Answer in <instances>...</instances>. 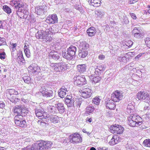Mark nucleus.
Wrapping results in <instances>:
<instances>
[{"label":"nucleus","mask_w":150,"mask_h":150,"mask_svg":"<svg viewBox=\"0 0 150 150\" xmlns=\"http://www.w3.org/2000/svg\"><path fill=\"white\" fill-rule=\"evenodd\" d=\"M89 47V45L85 41L80 42L79 46V50H87Z\"/></svg>","instance_id":"nucleus-25"},{"label":"nucleus","mask_w":150,"mask_h":150,"mask_svg":"<svg viewBox=\"0 0 150 150\" xmlns=\"http://www.w3.org/2000/svg\"><path fill=\"white\" fill-rule=\"evenodd\" d=\"M79 57L81 58L85 57L88 54L87 50H79Z\"/></svg>","instance_id":"nucleus-37"},{"label":"nucleus","mask_w":150,"mask_h":150,"mask_svg":"<svg viewBox=\"0 0 150 150\" xmlns=\"http://www.w3.org/2000/svg\"><path fill=\"white\" fill-rule=\"evenodd\" d=\"M90 78L93 83H96L99 82L102 79L100 76L96 73V72H95L94 74L90 76Z\"/></svg>","instance_id":"nucleus-20"},{"label":"nucleus","mask_w":150,"mask_h":150,"mask_svg":"<svg viewBox=\"0 0 150 150\" xmlns=\"http://www.w3.org/2000/svg\"><path fill=\"white\" fill-rule=\"evenodd\" d=\"M57 109L58 112L60 113H63L65 110L64 105L62 103H58L55 105Z\"/></svg>","instance_id":"nucleus-27"},{"label":"nucleus","mask_w":150,"mask_h":150,"mask_svg":"<svg viewBox=\"0 0 150 150\" xmlns=\"http://www.w3.org/2000/svg\"><path fill=\"white\" fill-rule=\"evenodd\" d=\"M65 102L68 107L73 106L74 105L75 102L74 98L70 96H67L65 98Z\"/></svg>","instance_id":"nucleus-21"},{"label":"nucleus","mask_w":150,"mask_h":150,"mask_svg":"<svg viewBox=\"0 0 150 150\" xmlns=\"http://www.w3.org/2000/svg\"><path fill=\"white\" fill-rule=\"evenodd\" d=\"M101 0H91L90 4L95 7H98L100 5Z\"/></svg>","instance_id":"nucleus-34"},{"label":"nucleus","mask_w":150,"mask_h":150,"mask_svg":"<svg viewBox=\"0 0 150 150\" xmlns=\"http://www.w3.org/2000/svg\"><path fill=\"white\" fill-rule=\"evenodd\" d=\"M92 118L91 117H88L86 119V122H87L90 123L92 121Z\"/></svg>","instance_id":"nucleus-54"},{"label":"nucleus","mask_w":150,"mask_h":150,"mask_svg":"<svg viewBox=\"0 0 150 150\" xmlns=\"http://www.w3.org/2000/svg\"><path fill=\"white\" fill-rule=\"evenodd\" d=\"M6 58V54L4 52V49L0 50V58L1 59H4Z\"/></svg>","instance_id":"nucleus-45"},{"label":"nucleus","mask_w":150,"mask_h":150,"mask_svg":"<svg viewBox=\"0 0 150 150\" xmlns=\"http://www.w3.org/2000/svg\"><path fill=\"white\" fill-rule=\"evenodd\" d=\"M40 91L43 97L47 98L50 97L52 96V91H50L48 92L44 86H42L40 90Z\"/></svg>","instance_id":"nucleus-17"},{"label":"nucleus","mask_w":150,"mask_h":150,"mask_svg":"<svg viewBox=\"0 0 150 150\" xmlns=\"http://www.w3.org/2000/svg\"><path fill=\"white\" fill-rule=\"evenodd\" d=\"M49 55L50 57H51L53 59L55 60L58 59L59 58V54L57 52L54 51L50 52Z\"/></svg>","instance_id":"nucleus-32"},{"label":"nucleus","mask_w":150,"mask_h":150,"mask_svg":"<svg viewBox=\"0 0 150 150\" xmlns=\"http://www.w3.org/2000/svg\"><path fill=\"white\" fill-rule=\"evenodd\" d=\"M27 111L28 110L25 107L21 106V115L23 117L25 116L26 114V113H27Z\"/></svg>","instance_id":"nucleus-41"},{"label":"nucleus","mask_w":150,"mask_h":150,"mask_svg":"<svg viewBox=\"0 0 150 150\" xmlns=\"http://www.w3.org/2000/svg\"><path fill=\"white\" fill-rule=\"evenodd\" d=\"M69 54L68 50L67 51H66L65 50H63L62 52V55L65 58L68 59H71V57Z\"/></svg>","instance_id":"nucleus-39"},{"label":"nucleus","mask_w":150,"mask_h":150,"mask_svg":"<svg viewBox=\"0 0 150 150\" xmlns=\"http://www.w3.org/2000/svg\"><path fill=\"white\" fill-rule=\"evenodd\" d=\"M17 45L16 43H12L11 45L12 49H15Z\"/></svg>","instance_id":"nucleus-61"},{"label":"nucleus","mask_w":150,"mask_h":150,"mask_svg":"<svg viewBox=\"0 0 150 150\" xmlns=\"http://www.w3.org/2000/svg\"><path fill=\"white\" fill-rule=\"evenodd\" d=\"M38 124H39L40 123V124H41L42 123L46 124V123H45L43 122H42V121L41 120H39L38 121Z\"/></svg>","instance_id":"nucleus-62"},{"label":"nucleus","mask_w":150,"mask_h":150,"mask_svg":"<svg viewBox=\"0 0 150 150\" xmlns=\"http://www.w3.org/2000/svg\"><path fill=\"white\" fill-rule=\"evenodd\" d=\"M140 29L139 28L135 27L132 31V35H133L134 37L137 39H140L142 38V36L143 35L140 33Z\"/></svg>","instance_id":"nucleus-19"},{"label":"nucleus","mask_w":150,"mask_h":150,"mask_svg":"<svg viewBox=\"0 0 150 150\" xmlns=\"http://www.w3.org/2000/svg\"><path fill=\"white\" fill-rule=\"evenodd\" d=\"M30 45V43L28 41H26L25 43L24 46H26V47H29Z\"/></svg>","instance_id":"nucleus-60"},{"label":"nucleus","mask_w":150,"mask_h":150,"mask_svg":"<svg viewBox=\"0 0 150 150\" xmlns=\"http://www.w3.org/2000/svg\"><path fill=\"white\" fill-rule=\"evenodd\" d=\"M42 150H47L50 149L52 147L53 143L50 141H44L41 140L40 141Z\"/></svg>","instance_id":"nucleus-14"},{"label":"nucleus","mask_w":150,"mask_h":150,"mask_svg":"<svg viewBox=\"0 0 150 150\" xmlns=\"http://www.w3.org/2000/svg\"><path fill=\"white\" fill-rule=\"evenodd\" d=\"M79 92L81 94V96L84 98H90L92 94L91 90L88 88L80 89Z\"/></svg>","instance_id":"nucleus-13"},{"label":"nucleus","mask_w":150,"mask_h":150,"mask_svg":"<svg viewBox=\"0 0 150 150\" xmlns=\"http://www.w3.org/2000/svg\"><path fill=\"white\" fill-rule=\"evenodd\" d=\"M45 22L49 25L58 23V18L56 14H50L46 18Z\"/></svg>","instance_id":"nucleus-12"},{"label":"nucleus","mask_w":150,"mask_h":150,"mask_svg":"<svg viewBox=\"0 0 150 150\" xmlns=\"http://www.w3.org/2000/svg\"><path fill=\"white\" fill-rule=\"evenodd\" d=\"M87 66L85 64H79L76 66V69L80 73H83L86 71Z\"/></svg>","instance_id":"nucleus-23"},{"label":"nucleus","mask_w":150,"mask_h":150,"mask_svg":"<svg viewBox=\"0 0 150 150\" xmlns=\"http://www.w3.org/2000/svg\"><path fill=\"white\" fill-rule=\"evenodd\" d=\"M145 42L147 47L150 48V36L146 38L145 39Z\"/></svg>","instance_id":"nucleus-47"},{"label":"nucleus","mask_w":150,"mask_h":150,"mask_svg":"<svg viewBox=\"0 0 150 150\" xmlns=\"http://www.w3.org/2000/svg\"><path fill=\"white\" fill-rule=\"evenodd\" d=\"M6 44V40L4 38H0V46Z\"/></svg>","instance_id":"nucleus-48"},{"label":"nucleus","mask_w":150,"mask_h":150,"mask_svg":"<svg viewBox=\"0 0 150 150\" xmlns=\"http://www.w3.org/2000/svg\"><path fill=\"white\" fill-rule=\"evenodd\" d=\"M5 106L4 103L0 101V109H3L4 108Z\"/></svg>","instance_id":"nucleus-58"},{"label":"nucleus","mask_w":150,"mask_h":150,"mask_svg":"<svg viewBox=\"0 0 150 150\" xmlns=\"http://www.w3.org/2000/svg\"><path fill=\"white\" fill-rule=\"evenodd\" d=\"M145 53H140L139 54H138L135 57V59H138L140 57H141L142 55L145 54Z\"/></svg>","instance_id":"nucleus-55"},{"label":"nucleus","mask_w":150,"mask_h":150,"mask_svg":"<svg viewBox=\"0 0 150 150\" xmlns=\"http://www.w3.org/2000/svg\"><path fill=\"white\" fill-rule=\"evenodd\" d=\"M0 24H1L0 25V28L1 29H4V27L2 25V22Z\"/></svg>","instance_id":"nucleus-63"},{"label":"nucleus","mask_w":150,"mask_h":150,"mask_svg":"<svg viewBox=\"0 0 150 150\" xmlns=\"http://www.w3.org/2000/svg\"><path fill=\"white\" fill-rule=\"evenodd\" d=\"M90 150H96V149L95 148L92 147L90 149Z\"/></svg>","instance_id":"nucleus-64"},{"label":"nucleus","mask_w":150,"mask_h":150,"mask_svg":"<svg viewBox=\"0 0 150 150\" xmlns=\"http://www.w3.org/2000/svg\"><path fill=\"white\" fill-rule=\"evenodd\" d=\"M124 129L121 125H114L111 126L110 127V132L113 134H122Z\"/></svg>","instance_id":"nucleus-9"},{"label":"nucleus","mask_w":150,"mask_h":150,"mask_svg":"<svg viewBox=\"0 0 150 150\" xmlns=\"http://www.w3.org/2000/svg\"><path fill=\"white\" fill-rule=\"evenodd\" d=\"M47 10L45 5L38 6L35 8V13L39 16H42L45 14Z\"/></svg>","instance_id":"nucleus-15"},{"label":"nucleus","mask_w":150,"mask_h":150,"mask_svg":"<svg viewBox=\"0 0 150 150\" xmlns=\"http://www.w3.org/2000/svg\"><path fill=\"white\" fill-rule=\"evenodd\" d=\"M137 98L139 100H144L146 103L150 105V96L149 93L144 91H139L137 94Z\"/></svg>","instance_id":"nucleus-3"},{"label":"nucleus","mask_w":150,"mask_h":150,"mask_svg":"<svg viewBox=\"0 0 150 150\" xmlns=\"http://www.w3.org/2000/svg\"><path fill=\"white\" fill-rule=\"evenodd\" d=\"M21 106L17 105L14 107L12 109V111L15 116L21 115Z\"/></svg>","instance_id":"nucleus-29"},{"label":"nucleus","mask_w":150,"mask_h":150,"mask_svg":"<svg viewBox=\"0 0 150 150\" xmlns=\"http://www.w3.org/2000/svg\"><path fill=\"white\" fill-rule=\"evenodd\" d=\"M133 45V42L131 40H128L126 43V45L128 47L132 46Z\"/></svg>","instance_id":"nucleus-50"},{"label":"nucleus","mask_w":150,"mask_h":150,"mask_svg":"<svg viewBox=\"0 0 150 150\" xmlns=\"http://www.w3.org/2000/svg\"><path fill=\"white\" fill-rule=\"evenodd\" d=\"M100 101V99L97 96L93 98L92 100L93 103L97 105H98L99 104Z\"/></svg>","instance_id":"nucleus-44"},{"label":"nucleus","mask_w":150,"mask_h":150,"mask_svg":"<svg viewBox=\"0 0 150 150\" xmlns=\"http://www.w3.org/2000/svg\"><path fill=\"white\" fill-rule=\"evenodd\" d=\"M10 4L16 8L18 9V11L26 7V4L23 0H13L11 1Z\"/></svg>","instance_id":"nucleus-11"},{"label":"nucleus","mask_w":150,"mask_h":150,"mask_svg":"<svg viewBox=\"0 0 150 150\" xmlns=\"http://www.w3.org/2000/svg\"><path fill=\"white\" fill-rule=\"evenodd\" d=\"M67 91V89L64 86H62L60 89V91L59 92L58 95L61 98L64 97L66 94Z\"/></svg>","instance_id":"nucleus-31"},{"label":"nucleus","mask_w":150,"mask_h":150,"mask_svg":"<svg viewBox=\"0 0 150 150\" xmlns=\"http://www.w3.org/2000/svg\"><path fill=\"white\" fill-rule=\"evenodd\" d=\"M35 112L36 116L39 119H45L48 117L45 112L40 111L38 109H36Z\"/></svg>","instance_id":"nucleus-22"},{"label":"nucleus","mask_w":150,"mask_h":150,"mask_svg":"<svg viewBox=\"0 0 150 150\" xmlns=\"http://www.w3.org/2000/svg\"><path fill=\"white\" fill-rule=\"evenodd\" d=\"M87 83L84 76H78L74 78V83L75 85L79 86L84 85Z\"/></svg>","instance_id":"nucleus-10"},{"label":"nucleus","mask_w":150,"mask_h":150,"mask_svg":"<svg viewBox=\"0 0 150 150\" xmlns=\"http://www.w3.org/2000/svg\"><path fill=\"white\" fill-rule=\"evenodd\" d=\"M28 11L26 9L25 7L21 9L17 13L18 16L21 18H26L28 15Z\"/></svg>","instance_id":"nucleus-18"},{"label":"nucleus","mask_w":150,"mask_h":150,"mask_svg":"<svg viewBox=\"0 0 150 150\" xmlns=\"http://www.w3.org/2000/svg\"><path fill=\"white\" fill-rule=\"evenodd\" d=\"M40 142L38 143L33 144L31 146L30 149L31 150H42Z\"/></svg>","instance_id":"nucleus-33"},{"label":"nucleus","mask_w":150,"mask_h":150,"mask_svg":"<svg viewBox=\"0 0 150 150\" xmlns=\"http://www.w3.org/2000/svg\"><path fill=\"white\" fill-rule=\"evenodd\" d=\"M132 111L133 110L132 109V108H130V106H128L127 108V112L128 113H131L132 112Z\"/></svg>","instance_id":"nucleus-56"},{"label":"nucleus","mask_w":150,"mask_h":150,"mask_svg":"<svg viewBox=\"0 0 150 150\" xmlns=\"http://www.w3.org/2000/svg\"><path fill=\"white\" fill-rule=\"evenodd\" d=\"M95 110V108L93 106H88L86 108L85 113L89 115Z\"/></svg>","instance_id":"nucleus-38"},{"label":"nucleus","mask_w":150,"mask_h":150,"mask_svg":"<svg viewBox=\"0 0 150 150\" xmlns=\"http://www.w3.org/2000/svg\"><path fill=\"white\" fill-rule=\"evenodd\" d=\"M114 102L111 100H109L106 104L107 108L110 110L115 109L116 105Z\"/></svg>","instance_id":"nucleus-28"},{"label":"nucleus","mask_w":150,"mask_h":150,"mask_svg":"<svg viewBox=\"0 0 150 150\" xmlns=\"http://www.w3.org/2000/svg\"><path fill=\"white\" fill-rule=\"evenodd\" d=\"M97 68L100 71H104L105 69V67L104 65L102 64L97 66Z\"/></svg>","instance_id":"nucleus-49"},{"label":"nucleus","mask_w":150,"mask_h":150,"mask_svg":"<svg viewBox=\"0 0 150 150\" xmlns=\"http://www.w3.org/2000/svg\"><path fill=\"white\" fill-rule=\"evenodd\" d=\"M50 66L57 72H62L67 69V64L64 62L52 63L50 64Z\"/></svg>","instance_id":"nucleus-5"},{"label":"nucleus","mask_w":150,"mask_h":150,"mask_svg":"<svg viewBox=\"0 0 150 150\" xmlns=\"http://www.w3.org/2000/svg\"><path fill=\"white\" fill-rule=\"evenodd\" d=\"M14 120L15 123L17 126L22 128L25 127L27 126L25 119L21 115H16Z\"/></svg>","instance_id":"nucleus-6"},{"label":"nucleus","mask_w":150,"mask_h":150,"mask_svg":"<svg viewBox=\"0 0 150 150\" xmlns=\"http://www.w3.org/2000/svg\"><path fill=\"white\" fill-rule=\"evenodd\" d=\"M105 58V56L103 54H100L98 56V58L101 60L104 59Z\"/></svg>","instance_id":"nucleus-53"},{"label":"nucleus","mask_w":150,"mask_h":150,"mask_svg":"<svg viewBox=\"0 0 150 150\" xmlns=\"http://www.w3.org/2000/svg\"><path fill=\"white\" fill-rule=\"evenodd\" d=\"M69 139V142L74 144L81 143L82 141V137L78 132H75L70 135Z\"/></svg>","instance_id":"nucleus-4"},{"label":"nucleus","mask_w":150,"mask_h":150,"mask_svg":"<svg viewBox=\"0 0 150 150\" xmlns=\"http://www.w3.org/2000/svg\"><path fill=\"white\" fill-rule=\"evenodd\" d=\"M123 93L118 90L113 91L111 94V98L112 101L114 102H118L123 98Z\"/></svg>","instance_id":"nucleus-8"},{"label":"nucleus","mask_w":150,"mask_h":150,"mask_svg":"<svg viewBox=\"0 0 150 150\" xmlns=\"http://www.w3.org/2000/svg\"><path fill=\"white\" fill-rule=\"evenodd\" d=\"M28 70L30 73L35 74L39 72L40 68L37 64H33L30 65L28 67Z\"/></svg>","instance_id":"nucleus-16"},{"label":"nucleus","mask_w":150,"mask_h":150,"mask_svg":"<svg viewBox=\"0 0 150 150\" xmlns=\"http://www.w3.org/2000/svg\"><path fill=\"white\" fill-rule=\"evenodd\" d=\"M6 94L10 100L13 103L15 102L16 96L18 95V91L14 89H8L6 90Z\"/></svg>","instance_id":"nucleus-7"},{"label":"nucleus","mask_w":150,"mask_h":150,"mask_svg":"<svg viewBox=\"0 0 150 150\" xmlns=\"http://www.w3.org/2000/svg\"><path fill=\"white\" fill-rule=\"evenodd\" d=\"M3 10L7 14H10L11 12L10 8L6 5H4L3 7Z\"/></svg>","instance_id":"nucleus-43"},{"label":"nucleus","mask_w":150,"mask_h":150,"mask_svg":"<svg viewBox=\"0 0 150 150\" xmlns=\"http://www.w3.org/2000/svg\"><path fill=\"white\" fill-rule=\"evenodd\" d=\"M97 150H108V148L105 147H100L97 148Z\"/></svg>","instance_id":"nucleus-52"},{"label":"nucleus","mask_w":150,"mask_h":150,"mask_svg":"<svg viewBox=\"0 0 150 150\" xmlns=\"http://www.w3.org/2000/svg\"><path fill=\"white\" fill-rule=\"evenodd\" d=\"M119 138L117 136H113L109 142L110 145H114L117 144L119 142Z\"/></svg>","instance_id":"nucleus-30"},{"label":"nucleus","mask_w":150,"mask_h":150,"mask_svg":"<svg viewBox=\"0 0 150 150\" xmlns=\"http://www.w3.org/2000/svg\"><path fill=\"white\" fill-rule=\"evenodd\" d=\"M69 54L70 55L72 58L75 54V53L76 50V47L73 46L71 45L67 49Z\"/></svg>","instance_id":"nucleus-26"},{"label":"nucleus","mask_w":150,"mask_h":150,"mask_svg":"<svg viewBox=\"0 0 150 150\" xmlns=\"http://www.w3.org/2000/svg\"><path fill=\"white\" fill-rule=\"evenodd\" d=\"M131 17L133 19H136L137 18V17L136 16L135 14L134 13H129Z\"/></svg>","instance_id":"nucleus-51"},{"label":"nucleus","mask_w":150,"mask_h":150,"mask_svg":"<svg viewBox=\"0 0 150 150\" xmlns=\"http://www.w3.org/2000/svg\"><path fill=\"white\" fill-rule=\"evenodd\" d=\"M53 33L49 29H46L45 31H38L36 34L38 39H43L46 42L52 41Z\"/></svg>","instance_id":"nucleus-1"},{"label":"nucleus","mask_w":150,"mask_h":150,"mask_svg":"<svg viewBox=\"0 0 150 150\" xmlns=\"http://www.w3.org/2000/svg\"><path fill=\"white\" fill-rule=\"evenodd\" d=\"M143 144L146 147H150V139H146L144 140Z\"/></svg>","instance_id":"nucleus-46"},{"label":"nucleus","mask_w":150,"mask_h":150,"mask_svg":"<svg viewBox=\"0 0 150 150\" xmlns=\"http://www.w3.org/2000/svg\"><path fill=\"white\" fill-rule=\"evenodd\" d=\"M138 0H129V3L130 4H133L137 2Z\"/></svg>","instance_id":"nucleus-59"},{"label":"nucleus","mask_w":150,"mask_h":150,"mask_svg":"<svg viewBox=\"0 0 150 150\" xmlns=\"http://www.w3.org/2000/svg\"><path fill=\"white\" fill-rule=\"evenodd\" d=\"M50 120L51 122L54 123H57L59 121V118L57 115H52L50 116Z\"/></svg>","instance_id":"nucleus-36"},{"label":"nucleus","mask_w":150,"mask_h":150,"mask_svg":"<svg viewBox=\"0 0 150 150\" xmlns=\"http://www.w3.org/2000/svg\"><path fill=\"white\" fill-rule=\"evenodd\" d=\"M142 118L134 114L130 115L127 117V122L131 127L138 126L142 124Z\"/></svg>","instance_id":"nucleus-2"},{"label":"nucleus","mask_w":150,"mask_h":150,"mask_svg":"<svg viewBox=\"0 0 150 150\" xmlns=\"http://www.w3.org/2000/svg\"><path fill=\"white\" fill-rule=\"evenodd\" d=\"M24 52L26 56L29 58L30 57V52L29 49V47H27L26 46L24 47Z\"/></svg>","instance_id":"nucleus-42"},{"label":"nucleus","mask_w":150,"mask_h":150,"mask_svg":"<svg viewBox=\"0 0 150 150\" xmlns=\"http://www.w3.org/2000/svg\"><path fill=\"white\" fill-rule=\"evenodd\" d=\"M134 52H129L126 54L127 55L130 57H133L134 55Z\"/></svg>","instance_id":"nucleus-57"},{"label":"nucleus","mask_w":150,"mask_h":150,"mask_svg":"<svg viewBox=\"0 0 150 150\" xmlns=\"http://www.w3.org/2000/svg\"><path fill=\"white\" fill-rule=\"evenodd\" d=\"M56 107L52 105H49L47 107V109L49 112L54 114L57 113L58 111L56 109Z\"/></svg>","instance_id":"nucleus-35"},{"label":"nucleus","mask_w":150,"mask_h":150,"mask_svg":"<svg viewBox=\"0 0 150 150\" xmlns=\"http://www.w3.org/2000/svg\"><path fill=\"white\" fill-rule=\"evenodd\" d=\"M96 28L93 27H91L88 28L86 30L87 34L90 37L94 36L96 33Z\"/></svg>","instance_id":"nucleus-24"},{"label":"nucleus","mask_w":150,"mask_h":150,"mask_svg":"<svg viewBox=\"0 0 150 150\" xmlns=\"http://www.w3.org/2000/svg\"><path fill=\"white\" fill-rule=\"evenodd\" d=\"M23 79L24 82L28 84L30 83H31V78L27 74H25L23 77Z\"/></svg>","instance_id":"nucleus-40"}]
</instances>
